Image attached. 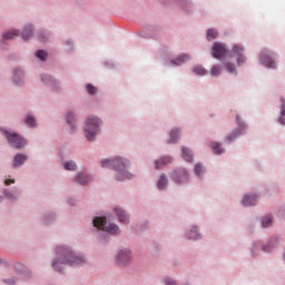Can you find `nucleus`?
Wrapping results in <instances>:
<instances>
[{
  "instance_id": "nucleus-16",
  "label": "nucleus",
  "mask_w": 285,
  "mask_h": 285,
  "mask_svg": "<svg viewBox=\"0 0 285 285\" xmlns=\"http://www.w3.org/2000/svg\"><path fill=\"white\" fill-rule=\"evenodd\" d=\"M179 132H181V130L179 129H173L169 134V140L168 144H177V139L179 137Z\"/></svg>"
},
{
  "instance_id": "nucleus-10",
  "label": "nucleus",
  "mask_w": 285,
  "mask_h": 285,
  "mask_svg": "<svg viewBox=\"0 0 285 285\" xmlns=\"http://www.w3.org/2000/svg\"><path fill=\"white\" fill-rule=\"evenodd\" d=\"M261 63H263V66H266V68H275V61L266 50H263L261 52Z\"/></svg>"
},
{
  "instance_id": "nucleus-5",
  "label": "nucleus",
  "mask_w": 285,
  "mask_h": 285,
  "mask_svg": "<svg viewBox=\"0 0 285 285\" xmlns=\"http://www.w3.org/2000/svg\"><path fill=\"white\" fill-rule=\"evenodd\" d=\"M7 139H8V142L10 144V146L12 148H18V149H21V148H24V146L28 144L26 141V139H23L20 135H18L17 132H10V131H3Z\"/></svg>"
},
{
  "instance_id": "nucleus-42",
  "label": "nucleus",
  "mask_w": 285,
  "mask_h": 285,
  "mask_svg": "<svg viewBox=\"0 0 285 285\" xmlns=\"http://www.w3.org/2000/svg\"><path fill=\"white\" fill-rule=\"evenodd\" d=\"M8 284H17V278H11L8 281Z\"/></svg>"
},
{
  "instance_id": "nucleus-31",
  "label": "nucleus",
  "mask_w": 285,
  "mask_h": 285,
  "mask_svg": "<svg viewBox=\"0 0 285 285\" xmlns=\"http://www.w3.org/2000/svg\"><path fill=\"white\" fill-rule=\"evenodd\" d=\"M239 135H240L239 130H235L226 137V140L235 141V139H237V137H239Z\"/></svg>"
},
{
  "instance_id": "nucleus-35",
  "label": "nucleus",
  "mask_w": 285,
  "mask_h": 285,
  "mask_svg": "<svg viewBox=\"0 0 285 285\" xmlns=\"http://www.w3.org/2000/svg\"><path fill=\"white\" fill-rule=\"evenodd\" d=\"M87 91L89 92V95H97V88L91 83L87 85Z\"/></svg>"
},
{
  "instance_id": "nucleus-46",
  "label": "nucleus",
  "mask_w": 285,
  "mask_h": 285,
  "mask_svg": "<svg viewBox=\"0 0 285 285\" xmlns=\"http://www.w3.org/2000/svg\"><path fill=\"white\" fill-rule=\"evenodd\" d=\"M0 264H3V261H1V258H0Z\"/></svg>"
},
{
  "instance_id": "nucleus-25",
  "label": "nucleus",
  "mask_w": 285,
  "mask_h": 285,
  "mask_svg": "<svg viewBox=\"0 0 285 285\" xmlns=\"http://www.w3.org/2000/svg\"><path fill=\"white\" fill-rule=\"evenodd\" d=\"M24 122L27 124V126H29V128H35L37 126V119L33 118V116H27Z\"/></svg>"
},
{
  "instance_id": "nucleus-36",
  "label": "nucleus",
  "mask_w": 285,
  "mask_h": 285,
  "mask_svg": "<svg viewBox=\"0 0 285 285\" xmlns=\"http://www.w3.org/2000/svg\"><path fill=\"white\" fill-rule=\"evenodd\" d=\"M226 70H228L229 72H235V65H233V63H227L226 65Z\"/></svg>"
},
{
  "instance_id": "nucleus-45",
  "label": "nucleus",
  "mask_w": 285,
  "mask_h": 285,
  "mask_svg": "<svg viewBox=\"0 0 285 285\" xmlns=\"http://www.w3.org/2000/svg\"><path fill=\"white\" fill-rule=\"evenodd\" d=\"M0 202H3V197L0 196Z\"/></svg>"
},
{
  "instance_id": "nucleus-9",
  "label": "nucleus",
  "mask_w": 285,
  "mask_h": 285,
  "mask_svg": "<svg viewBox=\"0 0 285 285\" xmlns=\"http://www.w3.org/2000/svg\"><path fill=\"white\" fill-rule=\"evenodd\" d=\"M132 259V253L130 249H121L117 255V264L119 266H126Z\"/></svg>"
},
{
  "instance_id": "nucleus-44",
  "label": "nucleus",
  "mask_w": 285,
  "mask_h": 285,
  "mask_svg": "<svg viewBox=\"0 0 285 285\" xmlns=\"http://www.w3.org/2000/svg\"><path fill=\"white\" fill-rule=\"evenodd\" d=\"M236 120H237L238 126H244V125L242 124V120L239 119V116L236 118Z\"/></svg>"
},
{
  "instance_id": "nucleus-15",
  "label": "nucleus",
  "mask_w": 285,
  "mask_h": 285,
  "mask_svg": "<svg viewBox=\"0 0 285 285\" xmlns=\"http://www.w3.org/2000/svg\"><path fill=\"white\" fill-rule=\"evenodd\" d=\"M188 59H190V56L184 53L180 55L176 60H171V63H174V66H181V63H185L188 61Z\"/></svg>"
},
{
  "instance_id": "nucleus-37",
  "label": "nucleus",
  "mask_w": 285,
  "mask_h": 285,
  "mask_svg": "<svg viewBox=\"0 0 285 285\" xmlns=\"http://www.w3.org/2000/svg\"><path fill=\"white\" fill-rule=\"evenodd\" d=\"M281 101H282L281 115H282L283 117H285V100H284V98H282Z\"/></svg>"
},
{
  "instance_id": "nucleus-6",
  "label": "nucleus",
  "mask_w": 285,
  "mask_h": 285,
  "mask_svg": "<svg viewBox=\"0 0 285 285\" xmlns=\"http://www.w3.org/2000/svg\"><path fill=\"white\" fill-rule=\"evenodd\" d=\"M246 50L244 49V46L242 45H234L232 50H230V57L236 59L237 66H242L246 63V55L244 53Z\"/></svg>"
},
{
  "instance_id": "nucleus-21",
  "label": "nucleus",
  "mask_w": 285,
  "mask_h": 285,
  "mask_svg": "<svg viewBox=\"0 0 285 285\" xmlns=\"http://www.w3.org/2000/svg\"><path fill=\"white\" fill-rule=\"evenodd\" d=\"M158 188L159 190H164L166 186H168V178H166V175H161L160 179L158 180Z\"/></svg>"
},
{
  "instance_id": "nucleus-41",
  "label": "nucleus",
  "mask_w": 285,
  "mask_h": 285,
  "mask_svg": "<svg viewBox=\"0 0 285 285\" xmlns=\"http://www.w3.org/2000/svg\"><path fill=\"white\" fill-rule=\"evenodd\" d=\"M42 81H46V82L52 81V77H50V76H45V77L42 78Z\"/></svg>"
},
{
  "instance_id": "nucleus-20",
  "label": "nucleus",
  "mask_w": 285,
  "mask_h": 285,
  "mask_svg": "<svg viewBox=\"0 0 285 285\" xmlns=\"http://www.w3.org/2000/svg\"><path fill=\"white\" fill-rule=\"evenodd\" d=\"M23 79V71L21 69H16L13 73V81L14 83H20Z\"/></svg>"
},
{
  "instance_id": "nucleus-18",
  "label": "nucleus",
  "mask_w": 285,
  "mask_h": 285,
  "mask_svg": "<svg viewBox=\"0 0 285 285\" xmlns=\"http://www.w3.org/2000/svg\"><path fill=\"white\" fill-rule=\"evenodd\" d=\"M262 226H263V228H268V226H273V216L267 215V216L263 217Z\"/></svg>"
},
{
  "instance_id": "nucleus-38",
  "label": "nucleus",
  "mask_w": 285,
  "mask_h": 285,
  "mask_svg": "<svg viewBox=\"0 0 285 285\" xmlns=\"http://www.w3.org/2000/svg\"><path fill=\"white\" fill-rule=\"evenodd\" d=\"M6 197L9 198L11 202H14V199H17V196L12 193H6Z\"/></svg>"
},
{
  "instance_id": "nucleus-3",
  "label": "nucleus",
  "mask_w": 285,
  "mask_h": 285,
  "mask_svg": "<svg viewBox=\"0 0 285 285\" xmlns=\"http://www.w3.org/2000/svg\"><path fill=\"white\" fill-rule=\"evenodd\" d=\"M99 126H101V120L98 117H89L85 126V135L88 141H92L97 132H99Z\"/></svg>"
},
{
  "instance_id": "nucleus-13",
  "label": "nucleus",
  "mask_w": 285,
  "mask_h": 285,
  "mask_svg": "<svg viewBox=\"0 0 285 285\" xmlns=\"http://www.w3.org/2000/svg\"><path fill=\"white\" fill-rule=\"evenodd\" d=\"M243 206H255L257 204V196H248L245 195V197L242 200Z\"/></svg>"
},
{
  "instance_id": "nucleus-33",
  "label": "nucleus",
  "mask_w": 285,
  "mask_h": 285,
  "mask_svg": "<svg viewBox=\"0 0 285 285\" xmlns=\"http://www.w3.org/2000/svg\"><path fill=\"white\" fill-rule=\"evenodd\" d=\"M36 57H38V59H41V61H46V58L48 57V53L43 50H38L36 52Z\"/></svg>"
},
{
  "instance_id": "nucleus-7",
  "label": "nucleus",
  "mask_w": 285,
  "mask_h": 285,
  "mask_svg": "<svg viewBox=\"0 0 285 285\" xmlns=\"http://www.w3.org/2000/svg\"><path fill=\"white\" fill-rule=\"evenodd\" d=\"M171 179L175 184H186L189 179L188 171L186 169H177L171 174Z\"/></svg>"
},
{
  "instance_id": "nucleus-29",
  "label": "nucleus",
  "mask_w": 285,
  "mask_h": 285,
  "mask_svg": "<svg viewBox=\"0 0 285 285\" xmlns=\"http://www.w3.org/2000/svg\"><path fill=\"white\" fill-rule=\"evenodd\" d=\"M63 168L65 170H77V164L75 161H66Z\"/></svg>"
},
{
  "instance_id": "nucleus-43",
  "label": "nucleus",
  "mask_w": 285,
  "mask_h": 285,
  "mask_svg": "<svg viewBox=\"0 0 285 285\" xmlns=\"http://www.w3.org/2000/svg\"><path fill=\"white\" fill-rule=\"evenodd\" d=\"M279 124H282L283 126H285V118H284V117H281V118H279Z\"/></svg>"
},
{
  "instance_id": "nucleus-39",
  "label": "nucleus",
  "mask_w": 285,
  "mask_h": 285,
  "mask_svg": "<svg viewBox=\"0 0 285 285\" xmlns=\"http://www.w3.org/2000/svg\"><path fill=\"white\" fill-rule=\"evenodd\" d=\"M165 284H166V285H177V283H176L175 279H173V278H166V279H165Z\"/></svg>"
},
{
  "instance_id": "nucleus-40",
  "label": "nucleus",
  "mask_w": 285,
  "mask_h": 285,
  "mask_svg": "<svg viewBox=\"0 0 285 285\" xmlns=\"http://www.w3.org/2000/svg\"><path fill=\"white\" fill-rule=\"evenodd\" d=\"M4 184L6 186H10V184H14V179H6Z\"/></svg>"
},
{
  "instance_id": "nucleus-30",
  "label": "nucleus",
  "mask_w": 285,
  "mask_h": 285,
  "mask_svg": "<svg viewBox=\"0 0 285 285\" xmlns=\"http://www.w3.org/2000/svg\"><path fill=\"white\" fill-rule=\"evenodd\" d=\"M212 77H219L222 75V67L219 66H214L210 70Z\"/></svg>"
},
{
  "instance_id": "nucleus-12",
  "label": "nucleus",
  "mask_w": 285,
  "mask_h": 285,
  "mask_svg": "<svg viewBox=\"0 0 285 285\" xmlns=\"http://www.w3.org/2000/svg\"><path fill=\"white\" fill-rule=\"evenodd\" d=\"M28 157L23 154H18L13 159V168H19V166H23L26 164Z\"/></svg>"
},
{
  "instance_id": "nucleus-19",
  "label": "nucleus",
  "mask_w": 285,
  "mask_h": 285,
  "mask_svg": "<svg viewBox=\"0 0 285 285\" xmlns=\"http://www.w3.org/2000/svg\"><path fill=\"white\" fill-rule=\"evenodd\" d=\"M17 37H19V31L17 30L7 31L3 33V39L6 40L17 39Z\"/></svg>"
},
{
  "instance_id": "nucleus-2",
  "label": "nucleus",
  "mask_w": 285,
  "mask_h": 285,
  "mask_svg": "<svg viewBox=\"0 0 285 285\" xmlns=\"http://www.w3.org/2000/svg\"><path fill=\"white\" fill-rule=\"evenodd\" d=\"M102 168H106V166H112L118 170V180L124 181V179H132V174L126 171V161L121 158H114V159H105L101 160Z\"/></svg>"
},
{
  "instance_id": "nucleus-17",
  "label": "nucleus",
  "mask_w": 285,
  "mask_h": 285,
  "mask_svg": "<svg viewBox=\"0 0 285 285\" xmlns=\"http://www.w3.org/2000/svg\"><path fill=\"white\" fill-rule=\"evenodd\" d=\"M32 26H26L24 30L22 32V39L23 41H28V39H30V37H32Z\"/></svg>"
},
{
  "instance_id": "nucleus-24",
  "label": "nucleus",
  "mask_w": 285,
  "mask_h": 285,
  "mask_svg": "<svg viewBox=\"0 0 285 285\" xmlns=\"http://www.w3.org/2000/svg\"><path fill=\"white\" fill-rule=\"evenodd\" d=\"M193 72H195V75H198V77H204V75H208V70H206L204 67H195L193 69Z\"/></svg>"
},
{
  "instance_id": "nucleus-34",
  "label": "nucleus",
  "mask_w": 285,
  "mask_h": 285,
  "mask_svg": "<svg viewBox=\"0 0 285 285\" xmlns=\"http://www.w3.org/2000/svg\"><path fill=\"white\" fill-rule=\"evenodd\" d=\"M195 173H196L197 177H202V173H204V166L197 164L195 166Z\"/></svg>"
},
{
  "instance_id": "nucleus-14",
  "label": "nucleus",
  "mask_w": 285,
  "mask_h": 285,
  "mask_svg": "<svg viewBox=\"0 0 285 285\" xmlns=\"http://www.w3.org/2000/svg\"><path fill=\"white\" fill-rule=\"evenodd\" d=\"M170 161H173V159L168 156L163 157L160 160L155 163V168L156 170H159V168H161V166H166L168 164H170Z\"/></svg>"
},
{
  "instance_id": "nucleus-23",
  "label": "nucleus",
  "mask_w": 285,
  "mask_h": 285,
  "mask_svg": "<svg viewBox=\"0 0 285 285\" xmlns=\"http://www.w3.org/2000/svg\"><path fill=\"white\" fill-rule=\"evenodd\" d=\"M77 181L83 186L88 184V181H90V176L86 174H79L77 177Z\"/></svg>"
},
{
  "instance_id": "nucleus-26",
  "label": "nucleus",
  "mask_w": 285,
  "mask_h": 285,
  "mask_svg": "<svg viewBox=\"0 0 285 285\" xmlns=\"http://www.w3.org/2000/svg\"><path fill=\"white\" fill-rule=\"evenodd\" d=\"M219 33L217 32V30H215V29H209L208 31H207V39H208V41H213V40H215V39H217V36H218Z\"/></svg>"
},
{
  "instance_id": "nucleus-4",
  "label": "nucleus",
  "mask_w": 285,
  "mask_h": 285,
  "mask_svg": "<svg viewBox=\"0 0 285 285\" xmlns=\"http://www.w3.org/2000/svg\"><path fill=\"white\" fill-rule=\"evenodd\" d=\"M92 224L95 228H98L99 230H105L110 235H119V226L116 224H108L106 217H95Z\"/></svg>"
},
{
  "instance_id": "nucleus-8",
  "label": "nucleus",
  "mask_w": 285,
  "mask_h": 285,
  "mask_svg": "<svg viewBox=\"0 0 285 285\" xmlns=\"http://www.w3.org/2000/svg\"><path fill=\"white\" fill-rule=\"evenodd\" d=\"M228 51L226 50V46L220 42H215L212 49V56L214 59H222L223 57H226V53Z\"/></svg>"
},
{
  "instance_id": "nucleus-11",
  "label": "nucleus",
  "mask_w": 285,
  "mask_h": 285,
  "mask_svg": "<svg viewBox=\"0 0 285 285\" xmlns=\"http://www.w3.org/2000/svg\"><path fill=\"white\" fill-rule=\"evenodd\" d=\"M115 213L118 217V222H120V224H128V215H126V212H124V209H121L120 207H116L115 208Z\"/></svg>"
},
{
  "instance_id": "nucleus-1",
  "label": "nucleus",
  "mask_w": 285,
  "mask_h": 285,
  "mask_svg": "<svg viewBox=\"0 0 285 285\" xmlns=\"http://www.w3.org/2000/svg\"><path fill=\"white\" fill-rule=\"evenodd\" d=\"M57 255L59 256V259L55 261L52 266L58 273H63L66 264H69V266H80V264L86 262L83 256L77 255L72 253L70 248H66L63 246L57 248Z\"/></svg>"
},
{
  "instance_id": "nucleus-32",
  "label": "nucleus",
  "mask_w": 285,
  "mask_h": 285,
  "mask_svg": "<svg viewBox=\"0 0 285 285\" xmlns=\"http://www.w3.org/2000/svg\"><path fill=\"white\" fill-rule=\"evenodd\" d=\"M67 122L69 126H71V128H75V125H73L75 124V114L69 112L67 115Z\"/></svg>"
},
{
  "instance_id": "nucleus-27",
  "label": "nucleus",
  "mask_w": 285,
  "mask_h": 285,
  "mask_svg": "<svg viewBox=\"0 0 285 285\" xmlns=\"http://www.w3.org/2000/svg\"><path fill=\"white\" fill-rule=\"evenodd\" d=\"M212 149L215 155H222V153H224V149H222V145H219L218 142H213Z\"/></svg>"
},
{
  "instance_id": "nucleus-22",
  "label": "nucleus",
  "mask_w": 285,
  "mask_h": 285,
  "mask_svg": "<svg viewBox=\"0 0 285 285\" xmlns=\"http://www.w3.org/2000/svg\"><path fill=\"white\" fill-rule=\"evenodd\" d=\"M183 159H185V161H193V154H190V149L183 147Z\"/></svg>"
},
{
  "instance_id": "nucleus-28",
  "label": "nucleus",
  "mask_w": 285,
  "mask_h": 285,
  "mask_svg": "<svg viewBox=\"0 0 285 285\" xmlns=\"http://www.w3.org/2000/svg\"><path fill=\"white\" fill-rule=\"evenodd\" d=\"M188 239H199V233H197V227H193L187 234Z\"/></svg>"
}]
</instances>
